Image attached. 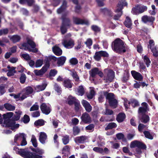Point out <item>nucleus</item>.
Masks as SVG:
<instances>
[{
  "mask_svg": "<svg viewBox=\"0 0 158 158\" xmlns=\"http://www.w3.org/2000/svg\"><path fill=\"white\" fill-rule=\"evenodd\" d=\"M62 43L63 45L67 48H71L74 45V41L71 39L63 40Z\"/></svg>",
  "mask_w": 158,
  "mask_h": 158,
  "instance_id": "10",
  "label": "nucleus"
},
{
  "mask_svg": "<svg viewBox=\"0 0 158 158\" xmlns=\"http://www.w3.org/2000/svg\"><path fill=\"white\" fill-rule=\"evenodd\" d=\"M81 118L82 121L85 123H90L91 121V118L89 115L86 112L82 114Z\"/></svg>",
  "mask_w": 158,
  "mask_h": 158,
  "instance_id": "15",
  "label": "nucleus"
},
{
  "mask_svg": "<svg viewBox=\"0 0 158 158\" xmlns=\"http://www.w3.org/2000/svg\"><path fill=\"white\" fill-rule=\"evenodd\" d=\"M87 137L85 135H82L76 137L74 139V141L77 144L83 143L86 141Z\"/></svg>",
  "mask_w": 158,
  "mask_h": 158,
  "instance_id": "16",
  "label": "nucleus"
},
{
  "mask_svg": "<svg viewBox=\"0 0 158 158\" xmlns=\"http://www.w3.org/2000/svg\"><path fill=\"white\" fill-rule=\"evenodd\" d=\"M140 121L144 123H147L149 121L150 118L149 116L146 114H143L140 117Z\"/></svg>",
  "mask_w": 158,
  "mask_h": 158,
  "instance_id": "27",
  "label": "nucleus"
},
{
  "mask_svg": "<svg viewBox=\"0 0 158 158\" xmlns=\"http://www.w3.org/2000/svg\"><path fill=\"white\" fill-rule=\"evenodd\" d=\"M92 29L95 32H98L100 31V28L98 27L95 25H93L91 26Z\"/></svg>",
  "mask_w": 158,
  "mask_h": 158,
  "instance_id": "60",
  "label": "nucleus"
},
{
  "mask_svg": "<svg viewBox=\"0 0 158 158\" xmlns=\"http://www.w3.org/2000/svg\"><path fill=\"white\" fill-rule=\"evenodd\" d=\"M95 94L94 88L92 87H90V92L87 94V97L89 99H92Z\"/></svg>",
  "mask_w": 158,
  "mask_h": 158,
  "instance_id": "28",
  "label": "nucleus"
},
{
  "mask_svg": "<svg viewBox=\"0 0 158 158\" xmlns=\"http://www.w3.org/2000/svg\"><path fill=\"white\" fill-rule=\"evenodd\" d=\"M143 133L146 138L152 139H153L152 136L150 134V132L148 131H145Z\"/></svg>",
  "mask_w": 158,
  "mask_h": 158,
  "instance_id": "57",
  "label": "nucleus"
},
{
  "mask_svg": "<svg viewBox=\"0 0 158 158\" xmlns=\"http://www.w3.org/2000/svg\"><path fill=\"white\" fill-rule=\"evenodd\" d=\"M62 20V23L66 26L69 27L71 25V22L70 19L67 17L66 14L62 15L61 18Z\"/></svg>",
  "mask_w": 158,
  "mask_h": 158,
  "instance_id": "13",
  "label": "nucleus"
},
{
  "mask_svg": "<svg viewBox=\"0 0 158 158\" xmlns=\"http://www.w3.org/2000/svg\"><path fill=\"white\" fill-rule=\"evenodd\" d=\"M130 146L131 148L137 147L138 148L136 150V152L138 154H140L142 153L140 148L145 149L146 148V145L145 144L136 140L131 142Z\"/></svg>",
  "mask_w": 158,
  "mask_h": 158,
  "instance_id": "7",
  "label": "nucleus"
},
{
  "mask_svg": "<svg viewBox=\"0 0 158 158\" xmlns=\"http://www.w3.org/2000/svg\"><path fill=\"white\" fill-rule=\"evenodd\" d=\"M125 118V114L123 113H121L118 114L116 118V120L119 123L122 122Z\"/></svg>",
  "mask_w": 158,
  "mask_h": 158,
  "instance_id": "31",
  "label": "nucleus"
},
{
  "mask_svg": "<svg viewBox=\"0 0 158 158\" xmlns=\"http://www.w3.org/2000/svg\"><path fill=\"white\" fill-rule=\"evenodd\" d=\"M93 150L97 152L102 153L103 152V148L100 147H95L93 148Z\"/></svg>",
  "mask_w": 158,
  "mask_h": 158,
  "instance_id": "56",
  "label": "nucleus"
},
{
  "mask_svg": "<svg viewBox=\"0 0 158 158\" xmlns=\"http://www.w3.org/2000/svg\"><path fill=\"white\" fill-rule=\"evenodd\" d=\"M81 103L87 112H90L91 111L92 107L87 101L83 100L81 101Z\"/></svg>",
  "mask_w": 158,
  "mask_h": 158,
  "instance_id": "17",
  "label": "nucleus"
},
{
  "mask_svg": "<svg viewBox=\"0 0 158 158\" xmlns=\"http://www.w3.org/2000/svg\"><path fill=\"white\" fill-rule=\"evenodd\" d=\"M26 77L24 74H22L20 78V82L22 84L24 83L26 81Z\"/></svg>",
  "mask_w": 158,
  "mask_h": 158,
  "instance_id": "63",
  "label": "nucleus"
},
{
  "mask_svg": "<svg viewBox=\"0 0 158 158\" xmlns=\"http://www.w3.org/2000/svg\"><path fill=\"white\" fill-rule=\"evenodd\" d=\"M106 99H108L109 100V102L110 101V100H111L112 99L114 98V95L113 93H108L107 92L106 95Z\"/></svg>",
  "mask_w": 158,
  "mask_h": 158,
  "instance_id": "49",
  "label": "nucleus"
},
{
  "mask_svg": "<svg viewBox=\"0 0 158 158\" xmlns=\"http://www.w3.org/2000/svg\"><path fill=\"white\" fill-rule=\"evenodd\" d=\"M17 113V114L16 115L14 116L12 118L13 120L17 121L19 119L20 117V115L22 114V112L21 111L19 110L15 112Z\"/></svg>",
  "mask_w": 158,
  "mask_h": 158,
  "instance_id": "41",
  "label": "nucleus"
},
{
  "mask_svg": "<svg viewBox=\"0 0 158 158\" xmlns=\"http://www.w3.org/2000/svg\"><path fill=\"white\" fill-rule=\"evenodd\" d=\"M117 127L116 124L114 123H109L105 128L106 130L112 129L115 128Z\"/></svg>",
  "mask_w": 158,
  "mask_h": 158,
  "instance_id": "47",
  "label": "nucleus"
},
{
  "mask_svg": "<svg viewBox=\"0 0 158 158\" xmlns=\"http://www.w3.org/2000/svg\"><path fill=\"white\" fill-rule=\"evenodd\" d=\"M33 91V89L31 86H28L25 88L22 91V92H24L22 94V92L18 93L17 94L11 93L10 94V95L13 97L17 101H22L30 94H32Z\"/></svg>",
  "mask_w": 158,
  "mask_h": 158,
  "instance_id": "3",
  "label": "nucleus"
},
{
  "mask_svg": "<svg viewBox=\"0 0 158 158\" xmlns=\"http://www.w3.org/2000/svg\"><path fill=\"white\" fill-rule=\"evenodd\" d=\"M69 136L67 135L63 136L62 139L63 143L65 145L69 143Z\"/></svg>",
  "mask_w": 158,
  "mask_h": 158,
  "instance_id": "52",
  "label": "nucleus"
},
{
  "mask_svg": "<svg viewBox=\"0 0 158 158\" xmlns=\"http://www.w3.org/2000/svg\"><path fill=\"white\" fill-rule=\"evenodd\" d=\"M47 86L46 84H44L41 85H38L36 86L35 87V89L37 92H40V91L44 90Z\"/></svg>",
  "mask_w": 158,
  "mask_h": 158,
  "instance_id": "38",
  "label": "nucleus"
},
{
  "mask_svg": "<svg viewBox=\"0 0 158 158\" xmlns=\"http://www.w3.org/2000/svg\"><path fill=\"white\" fill-rule=\"evenodd\" d=\"M13 115V113L12 112H7L3 115L4 124L3 126H5L6 127H10L12 130L15 131V129L19 128V125L18 124H16L15 121L13 120L12 118L10 119Z\"/></svg>",
  "mask_w": 158,
  "mask_h": 158,
  "instance_id": "2",
  "label": "nucleus"
},
{
  "mask_svg": "<svg viewBox=\"0 0 158 158\" xmlns=\"http://www.w3.org/2000/svg\"><path fill=\"white\" fill-rule=\"evenodd\" d=\"M39 106L37 104V103L33 105L30 108V111H33L34 110H37L39 109Z\"/></svg>",
  "mask_w": 158,
  "mask_h": 158,
  "instance_id": "59",
  "label": "nucleus"
},
{
  "mask_svg": "<svg viewBox=\"0 0 158 158\" xmlns=\"http://www.w3.org/2000/svg\"><path fill=\"white\" fill-rule=\"evenodd\" d=\"M54 88L55 90L57 92L58 94H60L61 91V87L57 84H55L54 85Z\"/></svg>",
  "mask_w": 158,
  "mask_h": 158,
  "instance_id": "54",
  "label": "nucleus"
},
{
  "mask_svg": "<svg viewBox=\"0 0 158 158\" xmlns=\"http://www.w3.org/2000/svg\"><path fill=\"white\" fill-rule=\"evenodd\" d=\"M75 105V109L76 111H78L81 107L80 102L78 100L74 103Z\"/></svg>",
  "mask_w": 158,
  "mask_h": 158,
  "instance_id": "53",
  "label": "nucleus"
},
{
  "mask_svg": "<svg viewBox=\"0 0 158 158\" xmlns=\"http://www.w3.org/2000/svg\"><path fill=\"white\" fill-rule=\"evenodd\" d=\"M66 60V58L64 56H61L59 57L57 60V64L58 66L63 65L64 63Z\"/></svg>",
  "mask_w": 158,
  "mask_h": 158,
  "instance_id": "26",
  "label": "nucleus"
},
{
  "mask_svg": "<svg viewBox=\"0 0 158 158\" xmlns=\"http://www.w3.org/2000/svg\"><path fill=\"white\" fill-rule=\"evenodd\" d=\"M155 19V18L154 17L147 15H143L141 17L142 21L144 23H153Z\"/></svg>",
  "mask_w": 158,
  "mask_h": 158,
  "instance_id": "12",
  "label": "nucleus"
},
{
  "mask_svg": "<svg viewBox=\"0 0 158 158\" xmlns=\"http://www.w3.org/2000/svg\"><path fill=\"white\" fill-rule=\"evenodd\" d=\"M101 57V56L100 52H98L95 53L94 58L96 60L98 61L100 60Z\"/></svg>",
  "mask_w": 158,
  "mask_h": 158,
  "instance_id": "58",
  "label": "nucleus"
},
{
  "mask_svg": "<svg viewBox=\"0 0 158 158\" xmlns=\"http://www.w3.org/2000/svg\"><path fill=\"white\" fill-rule=\"evenodd\" d=\"M26 136V135L23 133H19L16 135L14 138V142L18 145L19 146V143L21 141L22 139Z\"/></svg>",
  "mask_w": 158,
  "mask_h": 158,
  "instance_id": "14",
  "label": "nucleus"
},
{
  "mask_svg": "<svg viewBox=\"0 0 158 158\" xmlns=\"http://www.w3.org/2000/svg\"><path fill=\"white\" fill-rule=\"evenodd\" d=\"M106 95V92L102 91L101 92L98 98L99 102H102L103 101Z\"/></svg>",
  "mask_w": 158,
  "mask_h": 158,
  "instance_id": "36",
  "label": "nucleus"
},
{
  "mask_svg": "<svg viewBox=\"0 0 158 158\" xmlns=\"http://www.w3.org/2000/svg\"><path fill=\"white\" fill-rule=\"evenodd\" d=\"M31 141L34 147L35 148L37 147L38 145L37 143L36 138L34 135L32 136Z\"/></svg>",
  "mask_w": 158,
  "mask_h": 158,
  "instance_id": "51",
  "label": "nucleus"
},
{
  "mask_svg": "<svg viewBox=\"0 0 158 158\" xmlns=\"http://www.w3.org/2000/svg\"><path fill=\"white\" fill-rule=\"evenodd\" d=\"M10 40L14 43L19 42L21 39L20 37L18 35H15L10 37Z\"/></svg>",
  "mask_w": 158,
  "mask_h": 158,
  "instance_id": "29",
  "label": "nucleus"
},
{
  "mask_svg": "<svg viewBox=\"0 0 158 158\" xmlns=\"http://www.w3.org/2000/svg\"><path fill=\"white\" fill-rule=\"evenodd\" d=\"M84 93L83 87L82 86H80L77 89V94L80 96H82Z\"/></svg>",
  "mask_w": 158,
  "mask_h": 158,
  "instance_id": "43",
  "label": "nucleus"
},
{
  "mask_svg": "<svg viewBox=\"0 0 158 158\" xmlns=\"http://www.w3.org/2000/svg\"><path fill=\"white\" fill-rule=\"evenodd\" d=\"M66 2L65 1H64L62 5L60 8L57 9V13L58 14H60L63 12L66 8Z\"/></svg>",
  "mask_w": 158,
  "mask_h": 158,
  "instance_id": "30",
  "label": "nucleus"
},
{
  "mask_svg": "<svg viewBox=\"0 0 158 158\" xmlns=\"http://www.w3.org/2000/svg\"><path fill=\"white\" fill-rule=\"evenodd\" d=\"M131 74L135 79L139 81H142L143 80V77L140 73L132 70L131 71Z\"/></svg>",
  "mask_w": 158,
  "mask_h": 158,
  "instance_id": "18",
  "label": "nucleus"
},
{
  "mask_svg": "<svg viewBox=\"0 0 158 158\" xmlns=\"http://www.w3.org/2000/svg\"><path fill=\"white\" fill-rule=\"evenodd\" d=\"M146 126L141 123H139L138 126V130L140 132L142 131L143 130L146 129Z\"/></svg>",
  "mask_w": 158,
  "mask_h": 158,
  "instance_id": "64",
  "label": "nucleus"
},
{
  "mask_svg": "<svg viewBox=\"0 0 158 158\" xmlns=\"http://www.w3.org/2000/svg\"><path fill=\"white\" fill-rule=\"evenodd\" d=\"M47 71V68L45 66H44L40 70H35L34 73L37 76H42Z\"/></svg>",
  "mask_w": 158,
  "mask_h": 158,
  "instance_id": "21",
  "label": "nucleus"
},
{
  "mask_svg": "<svg viewBox=\"0 0 158 158\" xmlns=\"http://www.w3.org/2000/svg\"><path fill=\"white\" fill-rule=\"evenodd\" d=\"M148 8L146 6L137 5L133 8L131 12L134 15H138L142 13L147 10Z\"/></svg>",
  "mask_w": 158,
  "mask_h": 158,
  "instance_id": "8",
  "label": "nucleus"
},
{
  "mask_svg": "<svg viewBox=\"0 0 158 158\" xmlns=\"http://www.w3.org/2000/svg\"><path fill=\"white\" fill-rule=\"evenodd\" d=\"M70 149V147L68 145L65 146L62 149V153L64 154V155L63 156L64 158H65L66 155L69 152Z\"/></svg>",
  "mask_w": 158,
  "mask_h": 158,
  "instance_id": "34",
  "label": "nucleus"
},
{
  "mask_svg": "<svg viewBox=\"0 0 158 158\" xmlns=\"http://www.w3.org/2000/svg\"><path fill=\"white\" fill-rule=\"evenodd\" d=\"M124 24L125 26L128 28H130L132 25V23L130 18L127 17L126 18V20L124 22Z\"/></svg>",
  "mask_w": 158,
  "mask_h": 158,
  "instance_id": "35",
  "label": "nucleus"
},
{
  "mask_svg": "<svg viewBox=\"0 0 158 158\" xmlns=\"http://www.w3.org/2000/svg\"><path fill=\"white\" fill-rule=\"evenodd\" d=\"M115 12H118V14L117 15L114 16V19L115 20H118L122 14V8H117L115 10Z\"/></svg>",
  "mask_w": 158,
  "mask_h": 158,
  "instance_id": "39",
  "label": "nucleus"
},
{
  "mask_svg": "<svg viewBox=\"0 0 158 158\" xmlns=\"http://www.w3.org/2000/svg\"><path fill=\"white\" fill-rule=\"evenodd\" d=\"M5 109L9 111H13L15 109V106L9 103H5L4 104Z\"/></svg>",
  "mask_w": 158,
  "mask_h": 158,
  "instance_id": "37",
  "label": "nucleus"
},
{
  "mask_svg": "<svg viewBox=\"0 0 158 158\" xmlns=\"http://www.w3.org/2000/svg\"><path fill=\"white\" fill-rule=\"evenodd\" d=\"M109 103L110 105L113 107V108H115L117 105V101L114 98L110 101L109 102Z\"/></svg>",
  "mask_w": 158,
  "mask_h": 158,
  "instance_id": "45",
  "label": "nucleus"
},
{
  "mask_svg": "<svg viewBox=\"0 0 158 158\" xmlns=\"http://www.w3.org/2000/svg\"><path fill=\"white\" fill-rule=\"evenodd\" d=\"M73 23L77 25L89 24L88 21L87 19H83L76 17L73 16Z\"/></svg>",
  "mask_w": 158,
  "mask_h": 158,
  "instance_id": "11",
  "label": "nucleus"
},
{
  "mask_svg": "<svg viewBox=\"0 0 158 158\" xmlns=\"http://www.w3.org/2000/svg\"><path fill=\"white\" fill-rule=\"evenodd\" d=\"M34 152H31L27 149H18L19 154L24 158H43L41 156L44 153L43 150L38 148L33 150Z\"/></svg>",
  "mask_w": 158,
  "mask_h": 158,
  "instance_id": "1",
  "label": "nucleus"
},
{
  "mask_svg": "<svg viewBox=\"0 0 158 158\" xmlns=\"http://www.w3.org/2000/svg\"><path fill=\"white\" fill-rule=\"evenodd\" d=\"M98 69L97 68H95L91 69L89 71L90 76L93 78L95 77L96 75L98 74Z\"/></svg>",
  "mask_w": 158,
  "mask_h": 158,
  "instance_id": "33",
  "label": "nucleus"
},
{
  "mask_svg": "<svg viewBox=\"0 0 158 158\" xmlns=\"http://www.w3.org/2000/svg\"><path fill=\"white\" fill-rule=\"evenodd\" d=\"M150 49L153 53V56L155 57H157L158 56V50L156 48L154 47L150 48Z\"/></svg>",
  "mask_w": 158,
  "mask_h": 158,
  "instance_id": "55",
  "label": "nucleus"
},
{
  "mask_svg": "<svg viewBox=\"0 0 158 158\" xmlns=\"http://www.w3.org/2000/svg\"><path fill=\"white\" fill-rule=\"evenodd\" d=\"M143 60L144 62L145 63L147 67H148L150 65L151 63V61L149 57L145 55L144 56H143Z\"/></svg>",
  "mask_w": 158,
  "mask_h": 158,
  "instance_id": "40",
  "label": "nucleus"
},
{
  "mask_svg": "<svg viewBox=\"0 0 158 158\" xmlns=\"http://www.w3.org/2000/svg\"><path fill=\"white\" fill-rule=\"evenodd\" d=\"M116 136L118 139H122L123 141L126 142V139L125 138L123 134L121 133H118L116 135Z\"/></svg>",
  "mask_w": 158,
  "mask_h": 158,
  "instance_id": "42",
  "label": "nucleus"
},
{
  "mask_svg": "<svg viewBox=\"0 0 158 158\" xmlns=\"http://www.w3.org/2000/svg\"><path fill=\"white\" fill-rule=\"evenodd\" d=\"M52 50L54 53L57 56H60L62 54V50L57 46H55L53 47Z\"/></svg>",
  "mask_w": 158,
  "mask_h": 158,
  "instance_id": "25",
  "label": "nucleus"
},
{
  "mask_svg": "<svg viewBox=\"0 0 158 158\" xmlns=\"http://www.w3.org/2000/svg\"><path fill=\"white\" fill-rule=\"evenodd\" d=\"M40 134L39 140L42 143L44 144L45 143V140L47 139V135L44 132H41Z\"/></svg>",
  "mask_w": 158,
  "mask_h": 158,
  "instance_id": "22",
  "label": "nucleus"
},
{
  "mask_svg": "<svg viewBox=\"0 0 158 158\" xmlns=\"http://www.w3.org/2000/svg\"><path fill=\"white\" fill-rule=\"evenodd\" d=\"M77 100L75 98L69 96L67 99V102L69 105H71L74 104Z\"/></svg>",
  "mask_w": 158,
  "mask_h": 158,
  "instance_id": "32",
  "label": "nucleus"
},
{
  "mask_svg": "<svg viewBox=\"0 0 158 158\" xmlns=\"http://www.w3.org/2000/svg\"><path fill=\"white\" fill-rule=\"evenodd\" d=\"M34 2V0H19V3L21 4H23L27 2L28 5L31 6L32 5Z\"/></svg>",
  "mask_w": 158,
  "mask_h": 158,
  "instance_id": "44",
  "label": "nucleus"
},
{
  "mask_svg": "<svg viewBox=\"0 0 158 158\" xmlns=\"http://www.w3.org/2000/svg\"><path fill=\"white\" fill-rule=\"evenodd\" d=\"M127 3L125 1H123L122 2H120L118 4L117 6V8H121L122 9V6H127Z\"/></svg>",
  "mask_w": 158,
  "mask_h": 158,
  "instance_id": "62",
  "label": "nucleus"
},
{
  "mask_svg": "<svg viewBox=\"0 0 158 158\" xmlns=\"http://www.w3.org/2000/svg\"><path fill=\"white\" fill-rule=\"evenodd\" d=\"M51 121L54 127V128L57 127L58 124L60 123V121L56 118L52 119Z\"/></svg>",
  "mask_w": 158,
  "mask_h": 158,
  "instance_id": "48",
  "label": "nucleus"
},
{
  "mask_svg": "<svg viewBox=\"0 0 158 158\" xmlns=\"http://www.w3.org/2000/svg\"><path fill=\"white\" fill-rule=\"evenodd\" d=\"M7 68L9 69L8 72L7 73V75L8 76L10 77L13 76L16 73V71L15 70L16 67H10L9 65H8Z\"/></svg>",
  "mask_w": 158,
  "mask_h": 158,
  "instance_id": "24",
  "label": "nucleus"
},
{
  "mask_svg": "<svg viewBox=\"0 0 158 158\" xmlns=\"http://www.w3.org/2000/svg\"><path fill=\"white\" fill-rule=\"evenodd\" d=\"M104 79L106 82H111L115 77L114 72L112 69H106L104 70Z\"/></svg>",
  "mask_w": 158,
  "mask_h": 158,
  "instance_id": "6",
  "label": "nucleus"
},
{
  "mask_svg": "<svg viewBox=\"0 0 158 158\" xmlns=\"http://www.w3.org/2000/svg\"><path fill=\"white\" fill-rule=\"evenodd\" d=\"M71 74L75 81V84H77L79 81V77L76 72L74 70L71 71Z\"/></svg>",
  "mask_w": 158,
  "mask_h": 158,
  "instance_id": "23",
  "label": "nucleus"
},
{
  "mask_svg": "<svg viewBox=\"0 0 158 158\" xmlns=\"http://www.w3.org/2000/svg\"><path fill=\"white\" fill-rule=\"evenodd\" d=\"M63 84L64 87L69 89L72 88L73 85L71 80L68 78L64 79Z\"/></svg>",
  "mask_w": 158,
  "mask_h": 158,
  "instance_id": "20",
  "label": "nucleus"
},
{
  "mask_svg": "<svg viewBox=\"0 0 158 158\" xmlns=\"http://www.w3.org/2000/svg\"><path fill=\"white\" fill-rule=\"evenodd\" d=\"M142 106L139 107V114H143L148 110V105L145 102H143L141 104Z\"/></svg>",
  "mask_w": 158,
  "mask_h": 158,
  "instance_id": "19",
  "label": "nucleus"
},
{
  "mask_svg": "<svg viewBox=\"0 0 158 158\" xmlns=\"http://www.w3.org/2000/svg\"><path fill=\"white\" fill-rule=\"evenodd\" d=\"M40 109L42 112L44 114L48 115L50 112L51 106L49 104L42 103L40 106Z\"/></svg>",
  "mask_w": 158,
  "mask_h": 158,
  "instance_id": "9",
  "label": "nucleus"
},
{
  "mask_svg": "<svg viewBox=\"0 0 158 158\" xmlns=\"http://www.w3.org/2000/svg\"><path fill=\"white\" fill-rule=\"evenodd\" d=\"M65 25H64L62 23V25L60 27V31L62 34H64L66 32L67 28Z\"/></svg>",
  "mask_w": 158,
  "mask_h": 158,
  "instance_id": "61",
  "label": "nucleus"
},
{
  "mask_svg": "<svg viewBox=\"0 0 158 158\" xmlns=\"http://www.w3.org/2000/svg\"><path fill=\"white\" fill-rule=\"evenodd\" d=\"M126 44L119 38L116 39L112 43V48L116 52H126Z\"/></svg>",
  "mask_w": 158,
  "mask_h": 158,
  "instance_id": "4",
  "label": "nucleus"
},
{
  "mask_svg": "<svg viewBox=\"0 0 158 158\" xmlns=\"http://www.w3.org/2000/svg\"><path fill=\"white\" fill-rule=\"evenodd\" d=\"M45 122L43 119H39L35 121L34 124L36 126H41L44 125Z\"/></svg>",
  "mask_w": 158,
  "mask_h": 158,
  "instance_id": "46",
  "label": "nucleus"
},
{
  "mask_svg": "<svg viewBox=\"0 0 158 158\" xmlns=\"http://www.w3.org/2000/svg\"><path fill=\"white\" fill-rule=\"evenodd\" d=\"M123 100L124 101V105L125 107V109L127 110L128 109L131 103L130 101H128L126 98H124Z\"/></svg>",
  "mask_w": 158,
  "mask_h": 158,
  "instance_id": "50",
  "label": "nucleus"
},
{
  "mask_svg": "<svg viewBox=\"0 0 158 158\" xmlns=\"http://www.w3.org/2000/svg\"><path fill=\"white\" fill-rule=\"evenodd\" d=\"M35 44L31 40L29 39L27 40V43H24L19 47L21 49H24L25 50H28L30 52H37V49L35 48Z\"/></svg>",
  "mask_w": 158,
  "mask_h": 158,
  "instance_id": "5",
  "label": "nucleus"
}]
</instances>
